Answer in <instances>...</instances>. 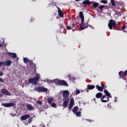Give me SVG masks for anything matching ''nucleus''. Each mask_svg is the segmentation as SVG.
Segmentation results:
<instances>
[{"label": "nucleus", "instance_id": "6e6552de", "mask_svg": "<svg viewBox=\"0 0 127 127\" xmlns=\"http://www.w3.org/2000/svg\"><path fill=\"white\" fill-rule=\"evenodd\" d=\"M56 84L57 85H59L60 86H61L62 85H64V86H68V84L64 80L58 81L56 82Z\"/></svg>", "mask_w": 127, "mask_h": 127}, {"label": "nucleus", "instance_id": "9b49d317", "mask_svg": "<svg viewBox=\"0 0 127 127\" xmlns=\"http://www.w3.org/2000/svg\"><path fill=\"white\" fill-rule=\"evenodd\" d=\"M1 94L3 95H6V96H10V93L5 89H2L0 90Z\"/></svg>", "mask_w": 127, "mask_h": 127}, {"label": "nucleus", "instance_id": "20e7f679", "mask_svg": "<svg viewBox=\"0 0 127 127\" xmlns=\"http://www.w3.org/2000/svg\"><path fill=\"white\" fill-rule=\"evenodd\" d=\"M110 29H113V27H117V23L114 20H111L108 24Z\"/></svg>", "mask_w": 127, "mask_h": 127}, {"label": "nucleus", "instance_id": "ea45409f", "mask_svg": "<svg viewBox=\"0 0 127 127\" xmlns=\"http://www.w3.org/2000/svg\"><path fill=\"white\" fill-rule=\"evenodd\" d=\"M3 96L2 95V94L0 93V97H3Z\"/></svg>", "mask_w": 127, "mask_h": 127}, {"label": "nucleus", "instance_id": "1a4fd4ad", "mask_svg": "<svg viewBox=\"0 0 127 127\" xmlns=\"http://www.w3.org/2000/svg\"><path fill=\"white\" fill-rule=\"evenodd\" d=\"M70 95V92L68 90H65L63 92V99H69L68 98Z\"/></svg>", "mask_w": 127, "mask_h": 127}, {"label": "nucleus", "instance_id": "7ed1b4c3", "mask_svg": "<svg viewBox=\"0 0 127 127\" xmlns=\"http://www.w3.org/2000/svg\"><path fill=\"white\" fill-rule=\"evenodd\" d=\"M36 77L33 78L29 79V83L30 84H33V85H36L38 82V81L40 79V74L37 73L36 74Z\"/></svg>", "mask_w": 127, "mask_h": 127}, {"label": "nucleus", "instance_id": "ddd939ff", "mask_svg": "<svg viewBox=\"0 0 127 127\" xmlns=\"http://www.w3.org/2000/svg\"><path fill=\"white\" fill-rule=\"evenodd\" d=\"M29 118H30V115L26 114V115L22 116L21 117V120L22 121H25L26 120H27V119H29Z\"/></svg>", "mask_w": 127, "mask_h": 127}, {"label": "nucleus", "instance_id": "0eeeda50", "mask_svg": "<svg viewBox=\"0 0 127 127\" xmlns=\"http://www.w3.org/2000/svg\"><path fill=\"white\" fill-rule=\"evenodd\" d=\"M2 106L5 107V108H9L10 107H15V103H2Z\"/></svg>", "mask_w": 127, "mask_h": 127}, {"label": "nucleus", "instance_id": "a878e982", "mask_svg": "<svg viewBox=\"0 0 127 127\" xmlns=\"http://www.w3.org/2000/svg\"><path fill=\"white\" fill-rule=\"evenodd\" d=\"M51 106L53 108H57V105L55 103H53L51 104Z\"/></svg>", "mask_w": 127, "mask_h": 127}, {"label": "nucleus", "instance_id": "2eb2a0df", "mask_svg": "<svg viewBox=\"0 0 127 127\" xmlns=\"http://www.w3.org/2000/svg\"><path fill=\"white\" fill-rule=\"evenodd\" d=\"M4 66H10L11 65V61L7 60L3 62Z\"/></svg>", "mask_w": 127, "mask_h": 127}, {"label": "nucleus", "instance_id": "4be33fe9", "mask_svg": "<svg viewBox=\"0 0 127 127\" xmlns=\"http://www.w3.org/2000/svg\"><path fill=\"white\" fill-rule=\"evenodd\" d=\"M95 88L94 85H87V89L88 90H93Z\"/></svg>", "mask_w": 127, "mask_h": 127}, {"label": "nucleus", "instance_id": "cd10ccee", "mask_svg": "<svg viewBox=\"0 0 127 127\" xmlns=\"http://www.w3.org/2000/svg\"><path fill=\"white\" fill-rule=\"evenodd\" d=\"M100 2H101L102 3H108V1L102 0L101 1H100Z\"/></svg>", "mask_w": 127, "mask_h": 127}, {"label": "nucleus", "instance_id": "4468645a", "mask_svg": "<svg viewBox=\"0 0 127 127\" xmlns=\"http://www.w3.org/2000/svg\"><path fill=\"white\" fill-rule=\"evenodd\" d=\"M58 12L59 13V15L60 17H63L64 16V14L63 13V11L60 9V8L58 7Z\"/></svg>", "mask_w": 127, "mask_h": 127}, {"label": "nucleus", "instance_id": "4c0bfd02", "mask_svg": "<svg viewBox=\"0 0 127 127\" xmlns=\"http://www.w3.org/2000/svg\"><path fill=\"white\" fill-rule=\"evenodd\" d=\"M2 75H3L2 72H0V76H2Z\"/></svg>", "mask_w": 127, "mask_h": 127}, {"label": "nucleus", "instance_id": "79ce46f5", "mask_svg": "<svg viewBox=\"0 0 127 127\" xmlns=\"http://www.w3.org/2000/svg\"><path fill=\"white\" fill-rule=\"evenodd\" d=\"M75 1H79V0H75Z\"/></svg>", "mask_w": 127, "mask_h": 127}, {"label": "nucleus", "instance_id": "f704fd0d", "mask_svg": "<svg viewBox=\"0 0 127 127\" xmlns=\"http://www.w3.org/2000/svg\"><path fill=\"white\" fill-rule=\"evenodd\" d=\"M66 29H67L68 30L71 29V27H70V26H67V27H66Z\"/></svg>", "mask_w": 127, "mask_h": 127}, {"label": "nucleus", "instance_id": "f3484780", "mask_svg": "<svg viewBox=\"0 0 127 127\" xmlns=\"http://www.w3.org/2000/svg\"><path fill=\"white\" fill-rule=\"evenodd\" d=\"M7 55H8V56H10L11 57H12V58L14 59H15L16 58V57H17V56L15 53H8Z\"/></svg>", "mask_w": 127, "mask_h": 127}, {"label": "nucleus", "instance_id": "e433bc0d", "mask_svg": "<svg viewBox=\"0 0 127 127\" xmlns=\"http://www.w3.org/2000/svg\"><path fill=\"white\" fill-rule=\"evenodd\" d=\"M48 83H52V80H48Z\"/></svg>", "mask_w": 127, "mask_h": 127}, {"label": "nucleus", "instance_id": "58836bf2", "mask_svg": "<svg viewBox=\"0 0 127 127\" xmlns=\"http://www.w3.org/2000/svg\"><path fill=\"white\" fill-rule=\"evenodd\" d=\"M68 78H69V79L70 80H71V75H70V74H69L68 75Z\"/></svg>", "mask_w": 127, "mask_h": 127}, {"label": "nucleus", "instance_id": "5701e85b", "mask_svg": "<svg viewBox=\"0 0 127 127\" xmlns=\"http://www.w3.org/2000/svg\"><path fill=\"white\" fill-rule=\"evenodd\" d=\"M27 108L30 111H32L33 110V107H32L30 104H28L27 105Z\"/></svg>", "mask_w": 127, "mask_h": 127}, {"label": "nucleus", "instance_id": "7c9ffc66", "mask_svg": "<svg viewBox=\"0 0 127 127\" xmlns=\"http://www.w3.org/2000/svg\"><path fill=\"white\" fill-rule=\"evenodd\" d=\"M36 103L38 104V105H42V102L40 101H37Z\"/></svg>", "mask_w": 127, "mask_h": 127}, {"label": "nucleus", "instance_id": "c756f323", "mask_svg": "<svg viewBox=\"0 0 127 127\" xmlns=\"http://www.w3.org/2000/svg\"><path fill=\"white\" fill-rule=\"evenodd\" d=\"M104 7H105V5H101L99 7V8L102 10Z\"/></svg>", "mask_w": 127, "mask_h": 127}, {"label": "nucleus", "instance_id": "6ab92c4d", "mask_svg": "<svg viewBox=\"0 0 127 127\" xmlns=\"http://www.w3.org/2000/svg\"><path fill=\"white\" fill-rule=\"evenodd\" d=\"M127 75V70L125 71L124 73L123 71H120L119 72V75L121 77H126Z\"/></svg>", "mask_w": 127, "mask_h": 127}, {"label": "nucleus", "instance_id": "f257e3e1", "mask_svg": "<svg viewBox=\"0 0 127 127\" xmlns=\"http://www.w3.org/2000/svg\"><path fill=\"white\" fill-rule=\"evenodd\" d=\"M79 17L81 20V23L80 24V28L81 30H84L85 28H88V23H84V14L82 11L79 12Z\"/></svg>", "mask_w": 127, "mask_h": 127}, {"label": "nucleus", "instance_id": "473e14b6", "mask_svg": "<svg viewBox=\"0 0 127 127\" xmlns=\"http://www.w3.org/2000/svg\"><path fill=\"white\" fill-rule=\"evenodd\" d=\"M32 122V119H29L28 121V124H31Z\"/></svg>", "mask_w": 127, "mask_h": 127}, {"label": "nucleus", "instance_id": "c9c22d12", "mask_svg": "<svg viewBox=\"0 0 127 127\" xmlns=\"http://www.w3.org/2000/svg\"><path fill=\"white\" fill-rule=\"evenodd\" d=\"M0 82H1L2 83H3V80L1 79V78L0 77Z\"/></svg>", "mask_w": 127, "mask_h": 127}, {"label": "nucleus", "instance_id": "37998d69", "mask_svg": "<svg viewBox=\"0 0 127 127\" xmlns=\"http://www.w3.org/2000/svg\"><path fill=\"white\" fill-rule=\"evenodd\" d=\"M123 28L124 29H125L126 28V27H125V26H123Z\"/></svg>", "mask_w": 127, "mask_h": 127}, {"label": "nucleus", "instance_id": "c03bdc74", "mask_svg": "<svg viewBox=\"0 0 127 127\" xmlns=\"http://www.w3.org/2000/svg\"><path fill=\"white\" fill-rule=\"evenodd\" d=\"M26 85H28V83H26Z\"/></svg>", "mask_w": 127, "mask_h": 127}, {"label": "nucleus", "instance_id": "dca6fc26", "mask_svg": "<svg viewBox=\"0 0 127 127\" xmlns=\"http://www.w3.org/2000/svg\"><path fill=\"white\" fill-rule=\"evenodd\" d=\"M82 4H87V5H89V4H93V2H91L89 0H85L82 2Z\"/></svg>", "mask_w": 127, "mask_h": 127}, {"label": "nucleus", "instance_id": "f03ea898", "mask_svg": "<svg viewBox=\"0 0 127 127\" xmlns=\"http://www.w3.org/2000/svg\"><path fill=\"white\" fill-rule=\"evenodd\" d=\"M104 93L106 95H104L101 98V102L102 103H106V102H109V98H112V95L109 93V91L107 89L104 90ZM107 96L108 97H107Z\"/></svg>", "mask_w": 127, "mask_h": 127}, {"label": "nucleus", "instance_id": "393cba45", "mask_svg": "<svg viewBox=\"0 0 127 127\" xmlns=\"http://www.w3.org/2000/svg\"><path fill=\"white\" fill-rule=\"evenodd\" d=\"M96 88L98 91H100V92H103V88H102V87L99 86V85H96Z\"/></svg>", "mask_w": 127, "mask_h": 127}, {"label": "nucleus", "instance_id": "aec40b11", "mask_svg": "<svg viewBox=\"0 0 127 127\" xmlns=\"http://www.w3.org/2000/svg\"><path fill=\"white\" fill-rule=\"evenodd\" d=\"M48 104H52V102L54 101V98L52 97H50L47 98Z\"/></svg>", "mask_w": 127, "mask_h": 127}, {"label": "nucleus", "instance_id": "a19ab883", "mask_svg": "<svg viewBox=\"0 0 127 127\" xmlns=\"http://www.w3.org/2000/svg\"><path fill=\"white\" fill-rule=\"evenodd\" d=\"M0 47H2V44H0Z\"/></svg>", "mask_w": 127, "mask_h": 127}, {"label": "nucleus", "instance_id": "412c9836", "mask_svg": "<svg viewBox=\"0 0 127 127\" xmlns=\"http://www.w3.org/2000/svg\"><path fill=\"white\" fill-rule=\"evenodd\" d=\"M102 96H103V94L102 93L99 92L96 94V97L97 98V99H99V98H101Z\"/></svg>", "mask_w": 127, "mask_h": 127}, {"label": "nucleus", "instance_id": "2f4dec72", "mask_svg": "<svg viewBox=\"0 0 127 127\" xmlns=\"http://www.w3.org/2000/svg\"><path fill=\"white\" fill-rule=\"evenodd\" d=\"M4 63L3 62H0V67H1V66H3Z\"/></svg>", "mask_w": 127, "mask_h": 127}, {"label": "nucleus", "instance_id": "bb28decb", "mask_svg": "<svg viewBox=\"0 0 127 127\" xmlns=\"http://www.w3.org/2000/svg\"><path fill=\"white\" fill-rule=\"evenodd\" d=\"M111 3L114 6L116 5V3H115V0H111Z\"/></svg>", "mask_w": 127, "mask_h": 127}, {"label": "nucleus", "instance_id": "a211bd4d", "mask_svg": "<svg viewBox=\"0 0 127 127\" xmlns=\"http://www.w3.org/2000/svg\"><path fill=\"white\" fill-rule=\"evenodd\" d=\"M23 61L26 64V63H31V64H32L33 61H30V60L28 59V58H24L23 59Z\"/></svg>", "mask_w": 127, "mask_h": 127}, {"label": "nucleus", "instance_id": "c85d7f7f", "mask_svg": "<svg viewBox=\"0 0 127 127\" xmlns=\"http://www.w3.org/2000/svg\"><path fill=\"white\" fill-rule=\"evenodd\" d=\"M79 94H80V90L76 89L75 91V94L78 95Z\"/></svg>", "mask_w": 127, "mask_h": 127}, {"label": "nucleus", "instance_id": "72a5a7b5", "mask_svg": "<svg viewBox=\"0 0 127 127\" xmlns=\"http://www.w3.org/2000/svg\"><path fill=\"white\" fill-rule=\"evenodd\" d=\"M102 90L103 91L104 89H105V85L104 84H102V87H101Z\"/></svg>", "mask_w": 127, "mask_h": 127}, {"label": "nucleus", "instance_id": "9d476101", "mask_svg": "<svg viewBox=\"0 0 127 127\" xmlns=\"http://www.w3.org/2000/svg\"><path fill=\"white\" fill-rule=\"evenodd\" d=\"M63 107L67 108V106H68L69 103V98H63Z\"/></svg>", "mask_w": 127, "mask_h": 127}, {"label": "nucleus", "instance_id": "423d86ee", "mask_svg": "<svg viewBox=\"0 0 127 127\" xmlns=\"http://www.w3.org/2000/svg\"><path fill=\"white\" fill-rule=\"evenodd\" d=\"M35 91H37V92H39V93H40L41 92H47L48 89L45 87H38L36 88H35Z\"/></svg>", "mask_w": 127, "mask_h": 127}, {"label": "nucleus", "instance_id": "f8f14e48", "mask_svg": "<svg viewBox=\"0 0 127 127\" xmlns=\"http://www.w3.org/2000/svg\"><path fill=\"white\" fill-rule=\"evenodd\" d=\"M74 104H75V102H74V99L71 98L70 99V103L68 106V110H69V111H71V109H72L74 106Z\"/></svg>", "mask_w": 127, "mask_h": 127}, {"label": "nucleus", "instance_id": "a18cd8bd", "mask_svg": "<svg viewBox=\"0 0 127 127\" xmlns=\"http://www.w3.org/2000/svg\"><path fill=\"white\" fill-rule=\"evenodd\" d=\"M94 101H96V99L94 98Z\"/></svg>", "mask_w": 127, "mask_h": 127}, {"label": "nucleus", "instance_id": "b1692460", "mask_svg": "<svg viewBox=\"0 0 127 127\" xmlns=\"http://www.w3.org/2000/svg\"><path fill=\"white\" fill-rule=\"evenodd\" d=\"M92 4L94 7H97V6H99V3L96 2H92Z\"/></svg>", "mask_w": 127, "mask_h": 127}, {"label": "nucleus", "instance_id": "39448f33", "mask_svg": "<svg viewBox=\"0 0 127 127\" xmlns=\"http://www.w3.org/2000/svg\"><path fill=\"white\" fill-rule=\"evenodd\" d=\"M78 107L75 106L72 109V112L74 114V115H76V117H81V112H78Z\"/></svg>", "mask_w": 127, "mask_h": 127}]
</instances>
